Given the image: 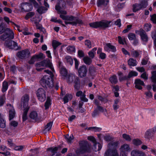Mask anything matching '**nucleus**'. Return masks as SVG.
Here are the masks:
<instances>
[{"label": "nucleus", "instance_id": "43", "mask_svg": "<svg viewBox=\"0 0 156 156\" xmlns=\"http://www.w3.org/2000/svg\"><path fill=\"white\" fill-rule=\"evenodd\" d=\"M106 45L107 46V47L109 48L110 51L113 52H115L117 51L115 47L112 45L111 43H106Z\"/></svg>", "mask_w": 156, "mask_h": 156}, {"label": "nucleus", "instance_id": "62", "mask_svg": "<svg viewBox=\"0 0 156 156\" xmlns=\"http://www.w3.org/2000/svg\"><path fill=\"white\" fill-rule=\"evenodd\" d=\"M132 27V25H128L127 26L126 28L122 31V33L124 34L127 33L131 29Z\"/></svg>", "mask_w": 156, "mask_h": 156}, {"label": "nucleus", "instance_id": "40", "mask_svg": "<svg viewBox=\"0 0 156 156\" xmlns=\"http://www.w3.org/2000/svg\"><path fill=\"white\" fill-rule=\"evenodd\" d=\"M81 21L79 20L78 19H76V21H65V23L66 25L68 24L72 25L73 26H76L78 23H81Z\"/></svg>", "mask_w": 156, "mask_h": 156}, {"label": "nucleus", "instance_id": "13", "mask_svg": "<svg viewBox=\"0 0 156 156\" xmlns=\"http://www.w3.org/2000/svg\"><path fill=\"white\" fill-rule=\"evenodd\" d=\"M5 44L6 46L9 49H12L16 46H17V43L12 40L6 41L5 42Z\"/></svg>", "mask_w": 156, "mask_h": 156}, {"label": "nucleus", "instance_id": "29", "mask_svg": "<svg viewBox=\"0 0 156 156\" xmlns=\"http://www.w3.org/2000/svg\"><path fill=\"white\" fill-rule=\"evenodd\" d=\"M51 100L50 97L48 96L46 101L44 104V106L45 108V109L47 110L49 109L50 106L51 105Z\"/></svg>", "mask_w": 156, "mask_h": 156}, {"label": "nucleus", "instance_id": "12", "mask_svg": "<svg viewBox=\"0 0 156 156\" xmlns=\"http://www.w3.org/2000/svg\"><path fill=\"white\" fill-rule=\"evenodd\" d=\"M139 33L142 40L144 42H147L148 41V37L145 31L142 28H140L139 30H136V33Z\"/></svg>", "mask_w": 156, "mask_h": 156}, {"label": "nucleus", "instance_id": "35", "mask_svg": "<svg viewBox=\"0 0 156 156\" xmlns=\"http://www.w3.org/2000/svg\"><path fill=\"white\" fill-rule=\"evenodd\" d=\"M84 62L87 65H90L92 62V59L88 56H85L83 58Z\"/></svg>", "mask_w": 156, "mask_h": 156}, {"label": "nucleus", "instance_id": "20", "mask_svg": "<svg viewBox=\"0 0 156 156\" xmlns=\"http://www.w3.org/2000/svg\"><path fill=\"white\" fill-rule=\"evenodd\" d=\"M73 83L74 85V88L75 89L78 90L80 88L81 84H80V81L78 77H76V78L74 80Z\"/></svg>", "mask_w": 156, "mask_h": 156}, {"label": "nucleus", "instance_id": "3", "mask_svg": "<svg viewBox=\"0 0 156 156\" xmlns=\"http://www.w3.org/2000/svg\"><path fill=\"white\" fill-rule=\"evenodd\" d=\"M79 152L83 154L89 152L90 149V145L88 142L86 140H80L79 142Z\"/></svg>", "mask_w": 156, "mask_h": 156}, {"label": "nucleus", "instance_id": "38", "mask_svg": "<svg viewBox=\"0 0 156 156\" xmlns=\"http://www.w3.org/2000/svg\"><path fill=\"white\" fill-rule=\"evenodd\" d=\"M47 10V9L46 7L41 6H39L37 10V12L40 14H42L44 13L45 12V11Z\"/></svg>", "mask_w": 156, "mask_h": 156}, {"label": "nucleus", "instance_id": "22", "mask_svg": "<svg viewBox=\"0 0 156 156\" xmlns=\"http://www.w3.org/2000/svg\"><path fill=\"white\" fill-rule=\"evenodd\" d=\"M6 121L4 115L0 112V127L4 128L6 127Z\"/></svg>", "mask_w": 156, "mask_h": 156}, {"label": "nucleus", "instance_id": "2", "mask_svg": "<svg viewBox=\"0 0 156 156\" xmlns=\"http://www.w3.org/2000/svg\"><path fill=\"white\" fill-rule=\"evenodd\" d=\"M111 22V21H108L104 20L100 21H96L90 23L89 25L90 27L93 28L97 29L100 27L103 29H105L111 26L110 23Z\"/></svg>", "mask_w": 156, "mask_h": 156}, {"label": "nucleus", "instance_id": "45", "mask_svg": "<svg viewBox=\"0 0 156 156\" xmlns=\"http://www.w3.org/2000/svg\"><path fill=\"white\" fill-rule=\"evenodd\" d=\"M62 148V146L60 145H58L57 146L55 147H50L47 148V150H53V151H55L57 152V151L61 150Z\"/></svg>", "mask_w": 156, "mask_h": 156}, {"label": "nucleus", "instance_id": "63", "mask_svg": "<svg viewBox=\"0 0 156 156\" xmlns=\"http://www.w3.org/2000/svg\"><path fill=\"white\" fill-rule=\"evenodd\" d=\"M14 150L16 151H21L23 148V146H14Z\"/></svg>", "mask_w": 156, "mask_h": 156}, {"label": "nucleus", "instance_id": "26", "mask_svg": "<svg viewBox=\"0 0 156 156\" xmlns=\"http://www.w3.org/2000/svg\"><path fill=\"white\" fill-rule=\"evenodd\" d=\"M73 98V95L71 94L67 93L63 98L64 104H65L69 102V100H71Z\"/></svg>", "mask_w": 156, "mask_h": 156}, {"label": "nucleus", "instance_id": "54", "mask_svg": "<svg viewBox=\"0 0 156 156\" xmlns=\"http://www.w3.org/2000/svg\"><path fill=\"white\" fill-rule=\"evenodd\" d=\"M128 37L130 41H132L136 38V35L133 33H130L128 35Z\"/></svg>", "mask_w": 156, "mask_h": 156}, {"label": "nucleus", "instance_id": "39", "mask_svg": "<svg viewBox=\"0 0 156 156\" xmlns=\"http://www.w3.org/2000/svg\"><path fill=\"white\" fill-rule=\"evenodd\" d=\"M60 73L62 76L64 77H66L68 74V72L66 69L63 67H62L60 69Z\"/></svg>", "mask_w": 156, "mask_h": 156}, {"label": "nucleus", "instance_id": "60", "mask_svg": "<svg viewBox=\"0 0 156 156\" xmlns=\"http://www.w3.org/2000/svg\"><path fill=\"white\" fill-rule=\"evenodd\" d=\"M31 4H33L35 8H38L39 7L38 4L35 0H29Z\"/></svg>", "mask_w": 156, "mask_h": 156}, {"label": "nucleus", "instance_id": "52", "mask_svg": "<svg viewBox=\"0 0 156 156\" xmlns=\"http://www.w3.org/2000/svg\"><path fill=\"white\" fill-rule=\"evenodd\" d=\"M6 27L3 23H1L0 24V34H2L5 31Z\"/></svg>", "mask_w": 156, "mask_h": 156}, {"label": "nucleus", "instance_id": "59", "mask_svg": "<svg viewBox=\"0 0 156 156\" xmlns=\"http://www.w3.org/2000/svg\"><path fill=\"white\" fill-rule=\"evenodd\" d=\"M131 53L133 56L135 58H138L140 55L139 53L136 50H134L132 51Z\"/></svg>", "mask_w": 156, "mask_h": 156}, {"label": "nucleus", "instance_id": "15", "mask_svg": "<svg viewBox=\"0 0 156 156\" xmlns=\"http://www.w3.org/2000/svg\"><path fill=\"white\" fill-rule=\"evenodd\" d=\"M134 84H135V88L139 90H141L142 89L141 86H145V84L144 81L140 79H136L135 80Z\"/></svg>", "mask_w": 156, "mask_h": 156}, {"label": "nucleus", "instance_id": "17", "mask_svg": "<svg viewBox=\"0 0 156 156\" xmlns=\"http://www.w3.org/2000/svg\"><path fill=\"white\" fill-rule=\"evenodd\" d=\"M4 33L11 40L14 38V34L13 31L10 28H6Z\"/></svg>", "mask_w": 156, "mask_h": 156}, {"label": "nucleus", "instance_id": "44", "mask_svg": "<svg viewBox=\"0 0 156 156\" xmlns=\"http://www.w3.org/2000/svg\"><path fill=\"white\" fill-rule=\"evenodd\" d=\"M34 23L37 29L40 30V31H41L43 30H45V29L42 27V25L39 23V22H38L37 20L34 21Z\"/></svg>", "mask_w": 156, "mask_h": 156}, {"label": "nucleus", "instance_id": "7", "mask_svg": "<svg viewBox=\"0 0 156 156\" xmlns=\"http://www.w3.org/2000/svg\"><path fill=\"white\" fill-rule=\"evenodd\" d=\"M30 55V52L28 49H26L18 51L16 53V56L20 58L23 59L29 57Z\"/></svg>", "mask_w": 156, "mask_h": 156}, {"label": "nucleus", "instance_id": "23", "mask_svg": "<svg viewBox=\"0 0 156 156\" xmlns=\"http://www.w3.org/2000/svg\"><path fill=\"white\" fill-rule=\"evenodd\" d=\"M89 73L91 76H94L96 74V71L95 68L93 66H90L89 68Z\"/></svg>", "mask_w": 156, "mask_h": 156}, {"label": "nucleus", "instance_id": "28", "mask_svg": "<svg viewBox=\"0 0 156 156\" xmlns=\"http://www.w3.org/2000/svg\"><path fill=\"white\" fill-rule=\"evenodd\" d=\"M9 120H11L14 118L16 114L15 111L13 107L9 111Z\"/></svg>", "mask_w": 156, "mask_h": 156}, {"label": "nucleus", "instance_id": "25", "mask_svg": "<svg viewBox=\"0 0 156 156\" xmlns=\"http://www.w3.org/2000/svg\"><path fill=\"white\" fill-rule=\"evenodd\" d=\"M109 80L112 84H116L118 82V78L115 74L111 76L109 78Z\"/></svg>", "mask_w": 156, "mask_h": 156}, {"label": "nucleus", "instance_id": "5", "mask_svg": "<svg viewBox=\"0 0 156 156\" xmlns=\"http://www.w3.org/2000/svg\"><path fill=\"white\" fill-rule=\"evenodd\" d=\"M77 70L78 71V76L80 78H82L87 76V70L86 65L80 66Z\"/></svg>", "mask_w": 156, "mask_h": 156}, {"label": "nucleus", "instance_id": "8", "mask_svg": "<svg viewBox=\"0 0 156 156\" xmlns=\"http://www.w3.org/2000/svg\"><path fill=\"white\" fill-rule=\"evenodd\" d=\"M21 11L23 12H28L33 9V5L32 4L29 2L23 3L20 6Z\"/></svg>", "mask_w": 156, "mask_h": 156}, {"label": "nucleus", "instance_id": "27", "mask_svg": "<svg viewBox=\"0 0 156 156\" xmlns=\"http://www.w3.org/2000/svg\"><path fill=\"white\" fill-rule=\"evenodd\" d=\"M65 139L68 144H71L72 143V140L74 139V136L73 134H71L69 136V134H67L65 136Z\"/></svg>", "mask_w": 156, "mask_h": 156}, {"label": "nucleus", "instance_id": "19", "mask_svg": "<svg viewBox=\"0 0 156 156\" xmlns=\"http://www.w3.org/2000/svg\"><path fill=\"white\" fill-rule=\"evenodd\" d=\"M154 134L149 129L146 130L144 135V138L148 140L152 139L154 136Z\"/></svg>", "mask_w": 156, "mask_h": 156}, {"label": "nucleus", "instance_id": "14", "mask_svg": "<svg viewBox=\"0 0 156 156\" xmlns=\"http://www.w3.org/2000/svg\"><path fill=\"white\" fill-rule=\"evenodd\" d=\"M105 110V111H106V109H104L103 107L101 106H98L94 110L92 113V117H94L99 114V112H103Z\"/></svg>", "mask_w": 156, "mask_h": 156}, {"label": "nucleus", "instance_id": "4", "mask_svg": "<svg viewBox=\"0 0 156 156\" xmlns=\"http://www.w3.org/2000/svg\"><path fill=\"white\" fill-rule=\"evenodd\" d=\"M36 95L38 99L41 102L44 101L46 99V92L42 88L38 89L37 91Z\"/></svg>", "mask_w": 156, "mask_h": 156}, {"label": "nucleus", "instance_id": "1", "mask_svg": "<svg viewBox=\"0 0 156 156\" xmlns=\"http://www.w3.org/2000/svg\"><path fill=\"white\" fill-rule=\"evenodd\" d=\"M44 71L48 74L45 75L40 81L41 85L44 88L51 89L53 87L54 75L51 70H45Z\"/></svg>", "mask_w": 156, "mask_h": 156}, {"label": "nucleus", "instance_id": "33", "mask_svg": "<svg viewBox=\"0 0 156 156\" xmlns=\"http://www.w3.org/2000/svg\"><path fill=\"white\" fill-rule=\"evenodd\" d=\"M139 4L140 5L141 9L146 8L148 5L147 1L145 0H141Z\"/></svg>", "mask_w": 156, "mask_h": 156}, {"label": "nucleus", "instance_id": "58", "mask_svg": "<svg viewBox=\"0 0 156 156\" xmlns=\"http://www.w3.org/2000/svg\"><path fill=\"white\" fill-rule=\"evenodd\" d=\"M123 138L128 141H130L131 140V138L130 136L124 133L122 135Z\"/></svg>", "mask_w": 156, "mask_h": 156}, {"label": "nucleus", "instance_id": "32", "mask_svg": "<svg viewBox=\"0 0 156 156\" xmlns=\"http://www.w3.org/2000/svg\"><path fill=\"white\" fill-rule=\"evenodd\" d=\"M120 151H128L130 150V148L129 146L126 144H125L121 146L120 148Z\"/></svg>", "mask_w": 156, "mask_h": 156}, {"label": "nucleus", "instance_id": "49", "mask_svg": "<svg viewBox=\"0 0 156 156\" xmlns=\"http://www.w3.org/2000/svg\"><path fill=\"white\" fill-rule=\"evenodd\" d=\"M133 144L135 146H138L141 145L142 142L139 139H134L132 140Z\"/></svg>", "mask_w": 156, "mask_h": 156}, {"label": "nucleus", "instance_id": "47", "mask_svg": "<svg viewBox=\"0 0 156 156\" xmlns=\"http://www.w3.org/2000/svg\"><path fill=\"white\" fill-rule=\"evenodd\" d=\"M8 84L7 82L4 81L3 83L2 91L3 93L5 92L8 89Z\"/></svg>", "mask_w": 156, "mask_h": 156}, {"label": "nucleus", "instance_id": "51", "mask_svg": "<svg viewBox=\"0 0 156 156\" xmlns=\"http://www.w3.org/2000/svg\"><path fill=\"white\" fill-rule=\"evenodd\" d=\"M46 60H44L40 62H37L36 64V66L37 67H40L41 66L44 67L45 66V62Z\"/></svg>", "mask_w": 156, "mask_h": 156}, {"label": "nucleus", "instance_id": "31", "mask_svg": "<svg viewBox=\"0 0 156 156\" xmlns=\"http://www.w3.org/2000/svg\"><path fill=\"white\" fill-rule=\"evenodd\" d=\"M132 11L133 12H136L141 10L140 4L138 3H135L132 5Z\"/></svg>", "mask_w": 156, "mask_h": 156}, {"label": "nucleus", "instance_id": "48", "mask_svg": "<svg viewBox=\"0 0 156 156\" xmlns=\"http://www.w3.org/2000/svg\"><path fill=\"white\" fill-rule=\"evenodd\" d=\"M65 59L68 64H69L71 66L72 65L73 63V60L71 56L67 55L65 57Z\"/></svg>", "mask_w": 156, "mask_h": 156}, {"label": "nucleus", "instance_id": "30", "mask_svg": "<svg viewBox=\"0 0 156 156\" xmlns=\"http://www.w3.org/2000/svg\"><path fill=\"white\" fill-rule=\"evenodd\" d=\"M97 6L98 7H101L102 6H106L107 5V1L105 0H97Z\"/></svg>", "mask_w": 156, "mask_h": 156}, {"label": "nucleus", "instance_id": "34", "mask_svg": "<svg viewBox=\"0 0 156 156\" xmlns=\"http://www.w3.org/2000/svg\"><path fill=\"white\" fill-rule=\"evenodd\" d=\"M128 65L131 66H134L137 65L136 60L133 58H130L128 61Z\"/></svg>", "mask_w": 156, "mask_h": 156}, {"label": "nucleus", "instance_id": "36", "mask_svg": "<svg viewBox=\"0 0 156 156\" xmlns=\"http://www.w3.org/2000/svg\"><path fill=\"white\" fill-rule=\"evenodd\" d=\"M62 44V43L55 40L52 41V45L53 49H56L57 48Z\"/></svg>", "mask_w": 156, "mask_h": 156}, {"label": "nucleus", "instance_id": "50", "mask_svg": "<svg viewBox=\"0 0 156 156\" xmlns=\"http://www.w3.org/2000/svg\"><path fill=\"white\" fill-rule=\"evenodd\" d=\"M118 39L119 43L120 44L124 45V43H126V39L124 37L122 38L121 36H119L118 37Z\"/></svg>", "mask_w": 156, "mask_h": 156}, {"label": "nucleus", "instance_id": "21", "mask_svg": "<svg viewBox=\"0 0 156 156\" xmlns=\"http://www.w3.org/2000/svg\"><path fill=\"white\" fill-rule=\"evenodd\" d=\"M118 76L119 80L120 82H122L124 80H129L127 76H123V73L120 71H119L117 73Z\"/></svg>", "mask_w": 156, "mask_h": 156}, {"label": "nucleus", "instance_id": "9", "mask_svg": "<svg viewBox=\"0 0 156 156\" xmlns=\"http://www.w3.org/2000/svg\"><path fill=\"white\" fill-rule=\"evenodd\" d=\"M60 17L62 20L67 21H73L74 20H75V21H76V19H78L79 20L81 21V23H78V24L80 25H83V23L81 20L79 18L77 17L74 16H65L64 15H60Z\"/></svg>", "mask_w": 156, "mask_h": 156}, {"label": "nucleus", "instance_id": "61", "mask_svg": "<svg viewBox=\"0 0 156 156\" xmlns=\"http://www.w3.org/2000/svg\"><path fill=\"white\" fill-rule=\"evenodd\" d=\"M104 139L106 141L109 142L111 141L113 139V138L110 136V135H106L104 137Z\"/></svg>", "mask_w": 156, "mask_h": 156}, {"label": "nucleus", "instance_id": "56", "mask_svg": "<svg viewBox=\"0 0 156 156\" xmlns=\"http://www.w3.org/2000/svg\"><path fill=\"white\" fill-rule=\"evenodd\" d=\"M67 49L68 51L71 52H74L75 51V48L73 45L68 47Z\"/></svg>", "mask_w": 156, "mask_h": 156}, {"label": "nucleus", "instance_id": "41", "mask_svg": "<svg viewBox=\"0 0 156 156\" xmlns=\"http://www.w3.org/2000/svg\"><path fill=\"white\" fill-rule=\"evenodd\" d=\"M151 73V80L154 83H156V70L152 71Z\"/></svg>", "mask_w": 156, "mask_h": 156}, {"label": "nucleus", "instance_id": "42", "mask_svg": "<svg viewBox=\"0 0 156 156\" xmlns=\"http://www.w3.org/2000/svg\"><path fill=\"white\" fill-rule=\"evenodd\" d=\"M138 73L134 71H130L127 77L128 78L129 80V79L133 76H136L138 75Z\"/></svg>", "mask_w": 156, "mask_h": 156}, {"label": "nucleus", "instance_id": "53", "mask_svg": "<svg viewBox=\"0 0 156 156\" xmlns=\"http://www.w3.org/2000/svg\"><path fill=\"white\" fill-rule=\"evenodd\" d=\"M35 13L34 12H29L27 13L25 17L26 20H27L29 18L32 17L34 16Z\"/></svg>", "mask_w": 156, "mask_h": 156}, {"label": "nucleus", "instance_id": "57", "mask_svg": "<svg viewBox=\"0 0 156 156\" xmlns=\"http://www.w3.org/2000/svg\"><path fill=\"white\" fill-rule=\"evenodd\" d=\"M78 56L80 58H81L84 57V52L81 50H79L77 52Z\"/></svg>", "mask_w": 156, "mask_h": 156}, {"label": "nucleus", "instance_id": "6", "mask_svg": "<svg viewBox=\"0 0 156 156\" xmlns=\"http://www.w3.org/2000/svg\"><path fill=\"white\" fill-rule=\"evenodd\" d=\"M45 58L44 54L41 52L38 54H35L28 61V63L30 65L34 64L36 60L38 59H43Z\"/></svg>", "mask_w": 156, "mask_h": 156}, {"label": "nucleus", "instance_id": "46", "mask_svg": "<svg viewBox=\"0 0 156 156\" xmlns=\"http://www.w3.org/2000/svg\"><path fill=\"white\" fill-rule=\"evenodd\" d=\"M76 77L75 75L73 74H69L68 75V81L70 83H72L74 81V80L76 78Z\"/></svg>", "mask_w": 156, "mask_h": 156}, {"label": "nucleus", "instance_id": "55", "mask_svg": "<svg viewBox=\"0 0 156 156\" xmlns=\"http://www.w3.org/2000/svg\"><path fill=\"white\" fill-rule=\"evenodd\" d=\"M52 124L53 122H50L48 123L45 126V129H48V131L50 130L51 128Z\"/></svg>", "mask_w": 156, "mask_h": 156}, {"label": "nucleus", "instance_id": "37", "mask_svg": "<svg viewBox=\"0 0 156 156\" xmlns=\"http://www.w3.org/2000/svg\"><path fill=\"white\" fill-rule=\"evenodd\" d=\"M87 139L92 142L94 144V147H96L97 145V142L94 136H88L87 137Z\"/></svg>", "mask_w": 156, "mask_h": 156}, {"label": "nucleus", "instance_id": "64", "mask_svg": "<svg viewBox=\"0 0 156 156\" xmlns=\"http://www.w3.org/2000/svg\"><path fill=\"white\" fill-rule=\"evenodd\" d=\"M151 20L154 24H156V14H154L151 16Z\"/></svg>", "mask_w": 156, "mask_h": 156}, {"label": "nucleus", "instance_id": "11", "mask_svg": "<svg viewBox=\"0 0 156 156\" xmlns=\"http://www.w3.org/2000/svg\"><path fill=\"white\" fill-rule=\"evenodd\" d=\"M104 156H119L116 149H108L105 152Z\"/></svg>", "mask_w": 156, "mask_h": 156}, {"label": "nucleus", "instance_id": "10", "mask_svg": "<svg viewBox=\"0 0 156 156\" xmlns=\"http://www.w3.org/2000/svg\"><path fill=\"white\" fill-rule=\"evenodd\" d=\"M30 99L29 95L27 94H25L21 98V104L23 107L28 106V102Z\"/></svg>", "mask_w": 156, "mask_h": 156}, {"label": "nucleus", "instance_id": "16", "mask_svg": "<svg viewBox=\"0 0 156 156\" xmlns=\"http://www.w3.org/2000/svg\"><path fill=\"white\" fill-rule=\"evenodd\" d=\"M29 117L36 122L41 121V118L38 117L37 113L35 111H33L30 113Z\"/></svg>", "mask_w": 156, "mask_h": 156}, {"label": "nucleus", "instance_id": "24", "mask_svg": "<svg viewBox=\"0 0 156 156\" xmlns=\"http://www.w3.org/2000/svg\"><path fill=\"white\" fill-rule=\"evenodd\" d=\"M55 9L58 12V13L60 14V15H66L67 14L66 11L61 9L62 7L60 6L59 4H58L55 5Z\"/></svg>", "mask_w": 156, "mask_h": 156}, {"label": "nucleus", "instance_id": "18", "mask_svg": "<svg viewBox=\"0 0 156 156\" xmlns=\"http://www.w3.org/2000/svg\"><path fill=\"white\" fill-rule=\"evenodd\" d=\"M131 156H146L145 154L143 151L134 149L131 152Z\"/></svg>", "mask_w": 156, "mask_h": 156}]
</instances>
